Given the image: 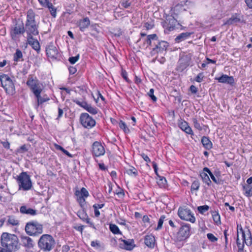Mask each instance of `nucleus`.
Returning <instances> with one entry per match:
<instances>
[{
    "label": "nucleus",
    "instance_id": "f257e3e1",
    "mask_svg": "<svg viewBox=\"0 0 252 252\" xmlns=\"http://www.w3.org/2000/svg\"><path fill=\"white\" fill-rule=\"evenodd\" d=\"M35 14L32 9H30L27 12L26 21L24 25L25 32L27 33V37L32 39L33 36L39 34L38 24L35 20Z\"/></svg>",
    "mask_w": 252,
    "mask_h": 252
},
{
    "label": "nucleus",
    "instance_id": "f03ea898",
    "mask_svg": "<svg viewBox=\"0 0 252 252\" xmlns=\"http://www.w3.org/2000/svg\"><path fill=\"white\" fill-rule=\"evenodd\" d=\"M0 242L1 246L6 248L5 252H15L20 248L19 239L15 234L3 233L1 236Z\"/></svg>",
    "mask_w": 252,
    "mask_h": 252
},
{
    "label": "nucleus",
    "instance_id": "7ed1b4c3",
    "mask_svg": "<svg viewBox=\"0 0 252 252\" xmlns=\"http://www.w3.org/2000/svg\"><path fill=\"white\" fill-rule=\"evenodd\" d=\"M56 244L53 237L49 234H43L39 239L37 245L39 249L44 252H49Z\"/></svg>",
    "mask_w": 252,
    "mask_h": 252
},
{
    "label": "nucleus",
    "instance_id": "20e7f679",
    "mask_svg": "<svg viewBox=\"0 0 252 252\" xmlns=\"http://www.w3.org/2000/svg\"><path fill=\"white\" fill-rule=\"evenodd\" d=\"M0 81L2 87L7 94L13 95L15 93V82L16 81L14 77L11 78L7 74H2L0 76Z\"/></svg>",
    "mask_w": 252,
    "mask_h": 252
},
{
    "label": "nucleus",
    "instance_id": "39448f33",
    "mask_svg": "<svg viewBox=\"0 0 252 252\" xmlns=\"http://www.w3.org/2000/svg\"><path fill=\"white\" fill-rule=\"evenodd\" d=\"M43 225L37 221H31L27 222L25 226V231L30 236H38L43 232Z\"/></svg>",
    "mask_w": 252,
    "mask_h": 252
},
{
    "label": "nucleus",
    "instance_id": "423d86ee",
    "mask_svg": "<svg viewBox=\"0 0 252 252\" xmlns=\"http://www.w3.org/2000/svg\"><path fill=\"white\" fill-rule=\"evenodd\" d=\"M169 43L163 40H160L158 38L155 41L153 47L150 51L151 56H156L158 54L164 55L166 52Z\"/></svg>",
    "mask_w": 252,
    "mask_h": 252
},
{
    "label": "nucleus",
    "instance_id": "0eeeda50",
    "mask_svg": "<svg viewBox=\"0 0 252 252\" xmlns=\"http://www.w3.org/2000/svg\"><path fill=\"white\" fill-rule=\"evenodd\" d=\"M25 32L24 25L22 22L21 23L16 22L14 25L11 26L9 29L10 37L14 41L17 40Z\"/></svg>",
    "mask_w": 252,
    "mask_h": 252
},
{
    "label": "nucleus",
    "instance_id": "6e6552de",
    "mask_svg": "<svg viewBox=\"0 0 252 252\" xmlns=\"http://www.w3.org/2000/svg\"><path fill=\"white\" fill-rule=\"evenodd\" d=\"M19 189H22L23 190H28L31 189L32 187V181L29 175L26 172H22L17 178Z\"/></svg>",
    "mask_w": 252,
    "mask_h": 252
},
{
    "label": "nucleus",
    "instance_id": "1a4fd4ad",
    "mask_svg": "<svg viewBox=\"0 0 252 252\" xmlns=\"http://www.w3.org/2000/svg\"><path fill=\"white\" fill-rule=\"evenodd\" d=\"M178 215L183 220L189 221L191 223L195 221V218L191 210L188 208L180 207L178 209Z\"/></svg>",
    "mask_w": 252,
    "mask_h": 252
},
{
    "label": "nucleus",
    "instance_id": "9d476101",
    "mask_svg": "<svg viewBox=\"0 0 252 252\" xmlns=\"http://www.w3.org/2000/svg\"><path fill=\"white\" fill-rule=\"evenodd\" d=\"M190 235V225L185 224L180 227L177 233L175 239L177 241H182L186 240Z\"/></svg>",
    "mask_w": 252,
    "mask_h": 252
},
{
    "label": "nucleus",
    "instance_id": "9b49d317",
    "mask_svg": "<svg viewBox=\"0 0 252 252\" xmlns=\"http://www.w3.org/2000/svg\"><path fill=\"white\" fill-rule=\"evenodd\" d=\"M192 55L190 53L183 55L178 61V65L177 66V70L182 72L191 63Z\"/></svg>",
    "mask_w": 252,
    "mask_h": 252
},
{
    "label": "nucleus",
    "instance_id": "f8f14e48",
    "mask_svg": "<svg viewBox=\"0 0 252 252\" xmlns=\"http://www.w3.org/2000/svg\"><path fill=\"white\" fill-rule=\"evenodd\" d=\"M177 23V20L173 16H166L165 20L162 22V26L164 29L165 32L168 33L169 32L173 31Z\"/></svg>",
    "mask_w": 252,
    "mask_h": 252
},
{
    "label": "nucleus",
    "instance_id": "ddd939ff",
    "mask_svg": "<svg viewBox=\"0 0 252 252\" xmlns=\"http://www.w3.org/2000/svg\"><path fill=\"white\" fill-rule=\"evenodd\" d=\"M75 195L76 196V200L81 207H84L86 204L85 199L89 195L87 190L85 188H82L80 190H76Z\"/></svg>",
    "mask_w": 252,
    "mask_h": 252
},
{
    "label": "nucleus",
    "instance_id": "4468645a",
    "mask_svg": "<svg viewBox=\"0 0 252 252\" xmlns=\"http://www.w3.org/2000/svg\"><path fill=\"white\" fill-rule=\"evenodd\" d=\"M82 125L85 128H91L94 126V120L88 113H82L80 117Z\"/></svg>",
    "mask_w": 252,
    "mask_h": 252
},
{
    "label": "nucleus",
    "instance_id": "2eb2a0df",
    "mask_svg": "<svg viewBox=\"0 0 252 252\" xmlns=\"http://www.w3.org/2000/svg\"><path fill=\"white\" fill-rule=\"evenodd\" d=\"M46 54L48 57L52 59H57L60 57V54L57 47L52 42L50 43L46 46Z\"/></svg>",
    "mask_w": 252,
    "mask_h": 252
},
{
    "label": "nucleus",
    "instance_id": "dca6fc26",
    "mask_svg": "<svg viewBox=\"0 0 252 252\" xmlns=\"http://www.w3.org/2000/svg\"><path fill=\"white\" fill-rule=\"evenodd\" d=\"M242 241H244L245 244L248 246L251 247L252 245V235L250 229L248 227L246 226V232L242 236Z\"/></svg>",
    "mask_w": 252,
    "mask_h": 252
},
{
    "label": "nucleus",
    "instance_id": "f3484780",
    "mask_svg": "<svg viewBox=\"0 0 252 252\" xmlns=\"http://www.w3.org/2000/svg\"><path fill=\"white\" fill-rule=\"evenodd\" d=\"M121 243H120V247L122 249L130 251L132 250L135 246L134 241L133 240L128 239L127 240H120Z\"/></svg>",
    "mask_w": 252,
    "mask_h": 252
},
{
    "label": "nucleus",
    "instance_id": "a211bd4d",
    "mask_svg": "<svg viewBox=\"0 0 252 252\" xmlns=\"http://www.w3.org/2000/svg\"><path fill=\"white\" fill-rule=\"evenodd\" d=\"M21 241L22 245L28 249H32L34 245L33 240L29 236H21Z\"/></svg>",
    "mask_w": 252,
    "mask_h": 252
},
{
    "label": "nucleus",
    "instance_id": "6ab92c4d",
    "mask_svg": "<svg viewBox=\"0 0 252 252\" xmlns=\"http://www.w3.org/2000/svg\"><path fill=\"white\" fill-rule=\"evenodd\" d=\"M158 38V36L156 34H152L147 35V38L144 40V44L146 45V48L150 46V48L152 49L155 41H157Z\"/></svg>",
    "mask_w": 252,
    "mask_h": 252
},
{
    "label": "nucleus",
    "instance_id": "aec40b11",
    "mask_svg": "<svg viewBox=\"0 0 252 252\" xmlns=\"http://www.w3.org/2000/svg\"><path fill=\"white\" fill-rule=\"evenodd\" d=\"M179 127L187 134H193L192 130L187 122L182 120L178 122Z\"/></svg>",
    "mask_w": 252,
    "mask_h": 252
},
{
    "label": "nucleus",
    "instance_id": "412c9836",
    "mask_svg": "<svg viewBox=\"0 0 252 252\" xmlns=\"http://www.w3.org/2000/svg\"><path fill=\"white\" fill-rule=\"evenodd\" d=\"M27 39L28 43L39 54L40 51V46L38 40L36 39H34L33 37H32V39H29V37H27Z\"/></svg>",
    "mask_w": 252,
    "mask_h": 252
},
{
    "label": "nucleus",
    "instance_id": "4be33fe9",
    "mask_svg": "<svg viewBox=\"0 0 252 252\" xmlns=\"http://www.w3.org/2000/svg\"><path fill=\"white\" fill-rule=\"evenodd\" d=\"M144 243L149 248H153L156 243L155 237L152 235L145 236L144 238Z\"/></svg>",
    "mask_w": 252,
    "mask_h": 252
},
{
    "label": "nucleus",
    "instance_id": "5701e85b",
    "mask_svg": "<svg viewBox=\"0 0 252 252\" xmlns=\"http://www.w3.org/2000/svg\"><path fill=\"white\" fill-rule=\"evenodd\" d=\"M40 94H39L38 95H35L37 100V103L35 106V108L36 109H37L38 107L43 103L50 100V98L46 95H44L42 96Z\"/></svg>",
    "mask_w": 252,
    "mask_h": 252
},
{
    "label": "nucleus",
    "instance_id": "b1692460",
    "mask_svg": "<svg viewBox=\"0 0 252 252\" xmlns=\"http://www.w3.org/2000/svg\"><path fill=\"white\" fill-rule=\"evenodd\" d=\"M218 80L220 83H227L228 84H232L234 82L233 77L229 76L227 75H222L218 78Z\"/></svg>",
    "mask_w": 252,
    "mask_h": 252
},
{
    "label": "nucleus",
    "instance_id": "393cba45",
    "mask_svg": "<svg viewBox=\"0 0 252 252\" xmlns=\"http://www.w3.org/2000/svg\"><path fill=\"white\" fill-rule=\"evenodd\" d=\"M203 171L206 172L210 176L213 181L217 185L221 184V180L219 177H217V175L215 174V175L213 174L210 170L208 167H204Z\"/></svg>",
    "mask_w": 252,
    "mask_h": 252
},
{
    "label": "nucleus",
    "instance_id": "a878e982",
    "mask_svg": "<svg viewBox=\"0 0 252 252\" xmlns=\"http://www.w3.org/2000/svg\"><path fill=\"white\" fill-rule=\"evenodd\" d=\"M105 149L102 144L95 141V157H99L105 154Z\"/></svg>",
    "mask_w": 252,
    "mask_h": 252
},
{
    "label": "nucleus",
    "instance_id": "bb28decb",
    "mask_svg": "<svg viewBox=\"0 0 252 252\" xmlns=\"http://www.w3.org/2000/svg\"><path fill=\"white\" fill-rule=\"evenodd\" d=\"M38 82H39V81L36 77H34L33 75L30 74L28 76L26 84L30 89L32 87L34 86L35 84H38Z\"/></svg>",
    "mask_w": 252,
    "mask_h": 252
},
{
    "label": "nucleus",
    "instance_id": "cd10ccee",
    "mask_svg": "<svg viewBox=\"0 0 252 252\" xmlns=\"http://www.w3.org/2000/svg\"><path fill=\"white\" fill-rule=\"evenodd\" d=\"M73 102H75L78 105L84 108L86 110H87L89 112L94 114V109L92 108L91 107H89L87 103L85 101H80L77 99H73Z\"/></svg>",
    "mask_w": 252,
    "mask_h": 252
},
{
    "label": "nucleus",
    "instance_id": "c85d7f7f",
    "mask_svg": "<svg viewBox=\"0 0 252 252\" xmlns=\"http://www.w3.org/2000/svg\"><path fill=\"white\" fill-rule=\"evenodd\" d=\"M20 211L22 214H26L32 216L35 215L36 214V211L31 208H28L26 206H22L20 208Z\"/></svg>",
    "mask_w": 252,
    "mask_h": 252
},
{
    "label": "nucleus",
    "instance_id": "c756f323",
    "mask_svg": "<svg viewBox=\"0 0 252 252\" xmlns=\"http://www.w3.org/2000/svg\"><path fill=\"white\" fill-rule=\"evenodd\" d=\"M31 91L35 95H38L39 94H41L43 90V86L42 84L39 82L35 84V86L32 87L30 88Z\"/></svg>",
    "mask_w": 252,
    "mask_h": 252
},
{
    "label": "nucleus",
    "instance_id": "7c9ffc66",
    "mask_svg": "<svg viewBox=\"0 0 252 252\" xmlns=\"http://www.w3.org/2000/svg\"><path fill=\"white\" fill-rule=\"evenodd\" d=\"M192 34V32H183L179 34L175 38V40L176 42H180L188 38Z\"/></svg>",
    "mask_w": 252,
    "mask_h": 252
},
{
    "label": "nucleus",
    "instance_id": "2f4dec72",
    "mask_svg": "<svg viewBox=\"0 0 252 252\" xmlns=\"http://www.w3.org/2000/svg\"><path fill=\"white\" fill-rule=\"evenodd\" d=\"M201 143L207 150H210L212 148V143L209 138L206 136H203L201 138Z\"/></svg>",
    "mask_w": 252,
    "mask_h": 252
},
{
    "label": "nucleus",
    "instance_id": "473e14b6",
    "mask_svg": "<svg viewBox=\"0 0 252 252\" xmlns=\"http://www.w3.org/2000/svg\"><path fill=\"white\" fill-rule=\"evenodd\" d=\"M200 176L204 183L206 184L208 186H210L212 184V182L210 179L208 174L204 171L203 170L200 174Z\"/></svg>",
    "mask_w": 252,
    "mask_h": 252
},
{
    "label": "nucleus",
    "instance_id": "72a5a7b5",
    "mask_svg": "<svg viewBox=\"0 0 252 252\" xmlns=\"http://www.w3.org/2000/svg\"><path fill=\"white\" fill-rule=\"evenodd\" d=\"M96 95L97 96V97L95 99V103H97L100 107H103L105 103V98L98 91L97 92Z\"/></svg>",
    "mask_w": 252,
    "mask_h": 252
},
{
    "label": "nucleus",
    "instance_id": "f704fd0d",
    "mask_svg": "<svg viewBox=\"0 0 252 252\" xmlns=\"http://www.w3.org/2000/svg\"><path fill=\"white\" fill-rule=\"evenodd\" d=\"M23 58V56L22 51L20 49H17L13 55V61L15 62L23 61L24 60Z\"/></svg>",
    "mask_w": 252,
    "mask_h": 252
},
{
    "label": "nucleus",
    "instance_id": "c9c22d12",
    "mask_svg": "<svg viewBox=\"0 0 252 252\" xmlns=\"http://www.w3.org/2000/svg\"><path fill=\"white\" fill-rule=\"evenodd\" d=\"M90 24V20L88 17H86L81 20L79 22V27L81 31H83L84 29L87 28Z\"/></svg>",
    "mask_w": 252,
    "mask_h": 252
},
{
    "label": "nucleus",
    "instance_id": "e433bc0d",
    "mask_svg": "<svg viewBox=\"0 0 252 252\" xmlns=\"http://www.w3.org/2000/svg\"><path fill=\"white\" fill-rule=\"evenodd\" d=\"M243 189L245 191L244 194L247 197L252 196V185H247L243 186Z\"/></svg>",
    "mask_w": 252,
    "mask_h": 252
},
{
    "label": "nucleus",
    "instance_id": "4c0bfd02",
    "mask_svg": "<svg viewBox=\"0 0 252 252\" xmlns=\"http://www.w3.org/2000/svg\"><path fill=\"white\" fill-rule=\"evenodd\" d=\"M240 19L236 16H232L231 18L228 19L223 25H232L234 23H239L240 22Z\"/></svg>",
    "mask_w": 252,
    "mask_h": 252
},
{
    "label": "nucleus",
    "instance_id": "58836bf2",
    "mask_svg": "<svg viewBox=\"0 0 252 252\" xmlns=\"http://www.w3.org/2000/svg\"><path fill=\"white\" fill-rule=\"evenodd\" d=\"M159 187L161 188H165L167 186V181L166 179L162 176H159V179L157 181Z\"/></svg>",
    "mask_w": 252,
    "mask_h": 252
},
{
    "label": "nucleus",
    "instance_id": "ea45409f",
    "mask_svg": "<svg viewBox=\"0 0 252 252\" xmlns=\"http://www.w3.org/2000/svg\"><path fill=\"white\" fill-rule=\"evenodd\" d=\"M7 223L11 225H18L19 224V220H16L14 216H8Z\"/></svg>",
    "mask_w": 252,
    "mask_h": 252
},
{
    "label": "nucleus",
    "instance_id": "a19ab883",
    "mask_svg": "<svg viewBox=\"0 0 252 252\" xmlns=\"http://www.w3.org/2000/svg\"><path fill=\"white\" fill-rule=\"evenodd\" d=\"M109 229L110 231L114 234H121L119 227L114 224H110L109 225Z\"/></svg>",
    "mask_w": 252,
    "mask_h": 252
},
{
    "label": "nucleus",
    "instance_id": "79ce46f5",
    "mask_svg": "<svg viewBox=\"0 0 252 252\" xmlns=\"http://www.w3.org/2000/svg\"><path fill=\"white\" fill-rule=\"evenodd\" d=\"M46 7L48 8L49 9L51 15L54 17L55 18L56 17V12L57 9L53 5L52 3H48V5Z\"/></svg>",
    "mask_w": 252,
    "mask_h": 252
},
{
    "label": "nucleus",
    "instance_id": "37998d69",
    "mask_svg": "<svg viewBox=\"0 0 252 252\" xmlns=\"http://www.w3.org/2000/svg\"><path fill=\"white\" fill-rule=\"evenodd\" d=\"M28 151L27 145L24 144L16 150V154H24Z\"/></svg>",
    "mask_w": 252,
    "mask_h": 252
},
{
    "label": "nucleus",
    "instance_id": "c03bdc74",
    "mask_svg": "<svg viewBox=\"0 0 252 252\" xmlns=\"http://www.w3.org/2000/svg\"><path fill=\"white\" fill-rule=\"evenodd\" d=\"M165 216L164 215L161 216L158 221L157 228L155 229L156 230H159L162 228L163 223L165 220Z\"/></svg>",
    "mask_w": 252,
    "mask_h": 252
},
{
    "label": "nucleus",
    "instance_id": "a18cd8bd",
    "mask_svg": "<svg viewBox=\"0 0 252 252\" xmlns=\"http://www.w3.org/2000/svg\"><path fill=\"white\" fill-rule=\"evenodd\" d=\"M200 187V183L198 180H195L193 182L191 186V191L198 190Z\"/></svg>",
    "mask_w": 252,
    "mask_h": 252
},
{
    "label": "nucleus",
    "instance_id": "49530a36",
    "mask_svg": "<svg viewBox=\"0 0 252 252\" xmlns=\"http://www.w3.org/2000/svg\"><path fill=\"white\" fill-rule=\"evenodd\" d=\"M119 127L122 129L125 133H128L129 132V129L127 127L125 123L121 121L119 123Z\"/></svg>",
    "mask_w": 252,
    "mask_h": 252
},
{
    "label": "nucleus",
    "instance_id": "de8ad7c7",
    "mask_svg": "<svg viewBox=\"0 0 252 252\" xmlns=\"http://www.w3.org/2000/svg\"><path fill=\"white\" fill-rule=\"evenodd\" d=\"M236 244L238 249H244L245 243L243 241L241 242L239 235H237Z\"/></svg>",
    "mask_w": 252,
    "mask_h": 252
},
{
    "label": "nucleus",
    "instance_id": "09e8293b",
    "mask_svg": "<svg viewBox=\"0 0 252 252\" xmlns=\"http://www.w3.org/2000/svg\"><path fill=\"white\" fill-rule=\"evenodd\" d=\"M209 209V207L207 205L200 206L197 207V210L200 214H204L205 212L207 211Z\"/></svg>",
    "mask_w": 252,
    "mask_h": 252
},
{
    "label": "nucleus",
    "instance_id": "8fccbe9b",
    "mask_svg": "<svg viewBox=\"0 0 252 252\" xmlns=\"http://www.w3.org/2000/svg\"><path fill=\"white\" fill-rule=\"evenodd\" d=\"M192 122L194 127L195 128L199 130H201L202 129L201 124L198 122L196 118H193Z\"/></svg>",
    "mask_w": 252,
    "mask_h": 252
},
{
    "label": "nucleus",
    "instance_id": "3c124183",
    "mask_svg": "<svg viewBox=\"0 0 252 252\" xmlns=\"http://www.w3.org/2000/svg\"><path fill=\"white\" fill-rule=\"evenodd\" d=\"M212 217L213 220L215 223H218L220 222V216L219 215L218 213L216 212H213V213L212 214Z\"/></svg>",
    "mask_w": 252,
    "mask_h": 252
},
{
    "label": "nucleus",
    "instance_id": "603ef678",
    "mask_svg": "<svg viewBox=\"0 0 252 252\" xmlns=\"http://www.w3.org/2000/svg\"><path fill=\"white\" fill-rule=\"evenodd\" d=\"M126 173L129 175H133L134 176H136L137 175V170L134 167L127 169L126 170Z\"/></svg>",
    "mask_w": 252,
    "mask_h": 252
},
{
    "label": "nucleus",
    "instance_id": "864d4df0",
    "mask_svg": "<svg viewBox=\"0 0 252 252\" xmlns=\"http://www.w3.org/2000/svg\"><path fill=\"white\" fill-rule=\"evenodd\" d=\"M246 232V227L244 229L242 228V226L241 224H237V235H239V233L242 234V236L243 234Z\"/></svg>",
    "mask_w": 252,
    "mask_h": 252
},
{
    "label": "nucleus",
    "instance_id": "5fc2aeb1",
    "mask_svg": "<svg viewBox=\"0 0 252 252\" xmlns=\"http://www.w3.org/2000/svg\"><path fill=\"white\" fill-rule=\"evenodd\" d=\"M207 237L209 241H210L211 242H215L218 240V238L215 237L212 233H208L207 234Z\"/></svg>",
    "mask_w": 252,
    "mask_h": 252
},
{
    "label": "nucleus",
    "instance_id": "6e6d98bb",
    "mask_svg": "<svg viewBox=\"0 0 252 252\" xmlns=\"http://www.w3.org/2000/svg\"><path fill=\"white\" fill-rule=\"evenodd\" d=\"M79 58V55H77L75 57H69L68 61L71 64H74Z\"/></svg>",
    "mask_w": 252,
    "mask_h": 252
},
{
    "label": "nucleus",
    "instance_id": "4d7b16f0",
    "mask_svg": "<svg viewBox=\"0 0 252 252\" xmlns=\"http://www.w3.org/2000/svg\"><path fill=\"white\" fill-rule=\"evenodd\" d=\"M154 90L151 89L148 93L149 96L151 98L152 100L154 102L157 101V97L154 95Z\"/></svg>",
    "mask_w": 252,
    "mask_h": 252
},
{
    "label": "nucleus",
    "instance_id": "13d9d810",
    "mask_svg": "<svg viewBox=\"0 0 252 252\" xmlns=\"http://www.w3.org/2000/svg\"><path fill=\"white\" fill-rule=\"evenodd\" d=\"M203 73H199L195 77V81L198 83L201 82L203 81Z\"/></svg>",
    "mask_w": 252,
    "mask_h": 252
},
{
    "label": "nucleus",
    "instance_id": "bf43d9fd",
    "mask_svg": "<svg viewBox=\"0 0 252 252\" xmlns=\"http://www.w3.org/2000/svg\"><path fill=\"white\" fill-rule=\"evenodd\" d=\"M121 75L122 76V77H123V78L127 82H129V80L128 79V77H127V72L126 70H122V73H121Z\"/></svg>",
    "mask_w": 252,
    "mask_h": 252
},
{
    "label": "nucleus",
    "instance_id": "052dcab7",
    "mask_svg": "<svg viewBox=\"0 0 252 252\" xmlns=\"http://www.w3.org/2000/svg\"><path fill=\"white\" fill-rule=\"evenodd\" d=\"M121 4L124 8H127L130 6L131 3L128 0H123L121 2Z\"/></svg>",
    "mask_w": 252,
    "mask_h": 252
},
{
    "label": "nucleus",
    "instance_id": "680f3d73",
    "mask_svg": "<svg viewBox=\"0 0 252 252\" xmlns=\"http://www.w3.org/2000/svg\"><path fill=\"white\" fill-rule=\"evenodd\" d=\"M154 25L153 23H149L148 22H146L144 24V27L146 29V30H151L153 28Z\"/></svg>",
    "mask_w": 252,
    "mask_h": 252
},
{
    "label": "nucleus",
    "instance_id": "e2e57ef3",
    "mask_svg": "<svg viewBox=\"0 0 252 252\" xmlns=\"http://www.w3.org/2000/svg\"><path fill=\"white\" fill-rule=\"evenodd\" d=\"M39 2L43 6L46 7L48 3H50L49 0H38Z\"/></svg>",
    "mask_w": 252,
    "mask_h": 252
},
{
    "label": "nucleus",
    "instance_id": "0e129e2a",
    "mask_svg": "<svg viewBox=\"0 0 252 252\" xmlns=\"http://www.w3.org/2000/svg\"><path fill=\"white\" fill-rule=\"evenodd\" d=\"M1 143L4 148L7 149H9L10 148V143L7 141H2Z\"/></svg>",
    "mask_w": 252,
    "mask_h": 252
},
{
    "label": "nucleus",
    "instance_id": "69168bd1",
    "mask_svg": "<svg viewBox=\"0 0 252 252\" xmlns=\"http://www.w3.org/2000/svg\"><path fill=\"white\" fill-rule=\"evenodd\" d=\"M141 156L143 158V159L147 162H151V160L147 155H145L144 153H142L141 154Z\"/></svg>",
    "mask_w": 252,
    "mask_h": 252
},
{
    "label": "nucleus",
    "instance_id": "338daca9",
    "mask_svg": "<svg viewBox=\"0 0 252 252\" xmlns=\"http://www.w3.org/2000/svg\"><path fill=\"white\" fill-rule=\"evenodd\" d=\"M189 90L192 94H196L197 92V88L194 85L190 86Z\"/></svg>",
    "mask_w": 252,
    "mask_h": 252
},
{
    "label": "nucleus",
    "instance_id": "774afa93",
    "mask_svg": "<svg viewBox=\"0 0 252 252\" xmlns=\"http://www.w3.org/2000/svg\"><path fill=\"white\" fill-rule=\"evenodd\" d=\"M99 168L102 171H106L107 169L106 166L104 165L103 163H98Z\"/></svg>",
    "mask_w": 252,
    "mask_h": 252
}]
</instances>
